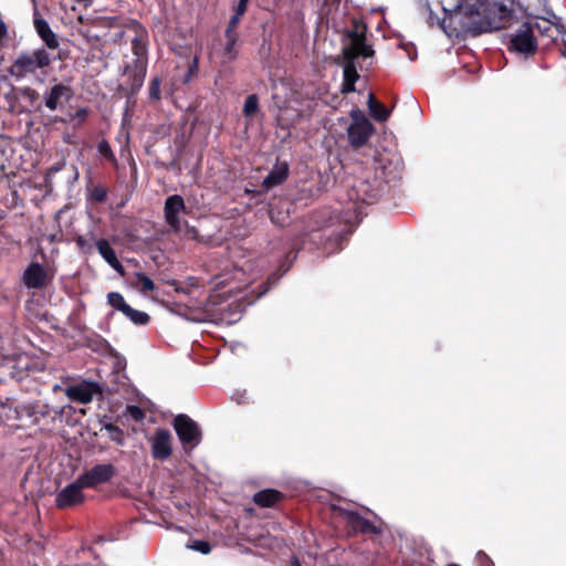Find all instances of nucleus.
Segmentation results:
<instances>
[{"instance_id":"obj_1","label":"nucleus","mask_w":566,"mask_h":566,"mask_svg":"<svg viewBox=\"0 0 566 566\" xmlns=\"http://www.w3.org/2000/svg\"><path fill=\"white\" fill-rule=\"evenodd\" d=\"M444 12L443 30L447 21L457 22L462 32L472 35L503 29L513 17L512 8L501 0H458L453 10L444 8Z\"/></svg>"},{"instance_id":"obj_2","label":"nucleus","mask_w":566,"mask_h":566,"mask_svg":"<svg viewBox=\"0 0 566 566\" xmlns=\"http://www.w3.org/2000/svg\"><path fill=\"white\" fill-rule=\"evenodd\" d=\"M343 54L346 63L344 65L342 92L349 93L355 91V82L359 77L356 70V60L359 57L367 59L374 55V50L366 43L365 35L359 28L348 33L343 45Z\"/></svg>"},{"instance_id":"obj_3","label":"nucleus","mask_w":566,"mask_h":566,"mask_svg":"<svg viewBox=\"0 0 566 566\" xmlns=\"http://www.w3.org/2000/svg\"><path fill=\"white\" fill-rule=\"evenodd\" d=\"M51 62L50 53L45 49L40 48L32 53H20L9 66L8 72L12 77L22 80L35 74L38 70L48 67Z\"/></svg>"},{"instance_id":"obj_4","label":"nucleus","mask_w":566,"mask_h":566,"mask_svg":"<svg viewBox=\"0 0 566 566\" xmlns=\"http://www.w3.org/2000/svg\"><path fill=\"white\" fill-rule=\"evenodd\" d=\"M352 123L347 128L348 142L352 147L365 146L375 132L374 125L366 114L359 108H353L349 113Z\"/></svg>"},{"instance_id":"obj_5","label":"nucleus","mask_w":566,"mask_h":566,"mask_svg":"<svg viewBox=\"0 0 566 566\" xmlns=\"http://www.w3.org/2000/svg\"><path fill=\"white\" fill-rule=\"evenodd\" d=\"M174 427L180 442L185 447L193 449L201 440V431L198 424L186 415H178L174 420Z\"/></svg>"},{"instance_id":"obj_6","label":"nucleus","mask_w":566,"mask_h":566,"mask_svg":"<svg viewBox=\"0 0 566 566\" xmlns=\"http://www.w3.org/2000/svg\"><path fill=\"white\" fill-rule=\"evenodd\" d=\"M53 273L38 262H31L23 271L21 282L31 290H41L52 280Z\"/></svg>"},{"instance_id":"obj_7","label":"nucleus","mask_w":566,"mask_h":566,"mask_svg":"<svg viewBox=\"0 0 566 566\" xmlns=\"http://www.w3.org/2000/svg\"><path fill=\"white\" fill-rule=\"evenodd\" d=\"M155 460L165 461L172 453V436L167 429H157L148 439Z\"/></svg>"},{"instance_id":"obj_8","label":"nucleus","mask_w":566,"mask_h":566,"mask_svg":"<svg viewBox=\"0 0 566 566\" xmlns=\"http://www.w3.org/2000/svg\"><path fill=\"white\" fill-rule=\"evenodd\" d=\"M115 474V468L111 463L96 464L83 474L78 475L80 483L86 489L108 482Z\"/></svg>"},{"instance_id":"obj_9","label":"nucleus","mask_w":566,"mask_h":566,"mask_svg":"<svg viewBox=\"0 0 566 566\" xmlns=\"http://www.w3.org/2000/svg\"><path fill=\"white\" fill-rule=\"evenodd\" d=\"M86 489L80 483L77 478L71 484L64 486L55 496V503L59 509H67L84 502L83 490Z\"/></svg>"},{"instance_id":"obj_10","label":"nucleus","mask_w":566,"mask_h":566,"mask_svg":"<svg viewBox=\"0 0 566 566\" xmlns=\"http://www.w3.org/2000/svg\"><path fill=\"white\" fill-rule=\"evenodd\" d=\"M186 210L185 200L179 195L169 196L165 201L164 213L167 224L179 231L181 227L180 214Z\"/></svg>"},{"instance_id":"obj_11","label":"nucleus","mask_w":566,"mask_h":566,"mask_svg":"<svg viewBox=\"0 0 566 566\" xmlns=\"http://www.w3.org/2000/svg\"><path fill=\"white\" fill-rule=\"evenodd\" d=\"M101 394V387L94 381H82L80 384L69 386L65 395L73 401L86 405L93 400V397Z\"/></svg>"},{"instance_id":"obj_12","label":"nucleus","mask_w":566,"mask_h":566,"mask_svg":"<svg viewBox=\"0 0 566 566\" xmlns=\"http://www.w3.org/2000/svg\"><path fill=\"white\" fill-rule=\"evenodd\" d=\"M511 50L523 54H533L537 49V43L534 38L532 28L524 25L516 34L511 39Z\"/></svg>"},{"instance_id":"obj_13","label":"nucleus","mask_w":566,"mask_h":566,"mask_svg":"<svg viewBox=\"0 0 566 566\" xmlns=\"http://www.w3.org/2000/svg\"><path fill=\"white\" fill-rule=\"evenodd\" d=\"M33 24L38 35L45 43L48 49L55 50L59 48L60 42L57 35L52 31L48 21L43 19L38 11L34 12Z\"/></svg>"},{"instance_id":"obj_14","label":"nucleus","mask_w":566,"mask_h":566,"mask_svg":"<svg viewBox=\"0 0 566 566\" xmlns=\"http://www.w3.org/2000/svg\"><path fill=\"white\" fill-rule=\"evenodd\" d=\"M96 249L101 256L105 260V262L119 275L125 274L124 266L118 261L116 256L115 250L111 247L109 242L106 239H98L96 241Z\"/></svg>"},{"instance_id":"obj_15","label":"nucleus","mask_w":566,"mask_h":566,"mask_svg":"<svg viewBox=\"0 0 566 566\" xmlns=\"http://www.w3.org/2000/svg\"><path fill=\"white\" fill-rule=\"evenodd\" d=\"M71 94L72 91L69 86L63 84H55L44 96L45 106L50 111H55L62 101L67 99Z\"/></svg>"},{"instance_id":"obj_16","label":"nucleus","mask_w":566,"mask_h":566,"mask_svg":"<svg viewBox=\"0 0 566 566\" xmlns=\"http://www.w3.org/2000/svg\"><path fill=\"white\" fill-rule=\"evenodd\" d=\"M356 192L358 200L371 203L380 196V182L376 181L375 185H370L367 180L360 181L356 186Z\"/></svg>"},{"instance_id":"obj_17","label":"nucleus","mask_w":566,"mask_h":566,"mask_svg":"<svg viewBox=\"0 0 566 566\" xmlns=\"http://www.w3.org/2000/svg\"><path fill=\"white\" fill-rule=\"evenodd\" d=\"M289 167L286 163H277L263 180V187L271 189L281 185L287 178Z\"/></svg>"},{"instance_id":"obj_18","label":"nucleus","mask_w":566,"mask_h":566,"mask_svg":"<svg viewBox=\"0 0 566 566\" xmlns=\"http://www.w3.org/2000/svg\"><path fill=\"white\" fill-rule=\"evenodd\" d=\"M347 522L348 524L358 532L361 533H374L377 534L380 532V528L369 522L368 520L360 516L358 513L348 512L347 513Z\"/></svg>"},{"instance_id":"obj_19","label":"nucleus","mask_w":566,"mask_h":566,"mask_svg":"<svg viewBox=\"0 0 566 566\" xmlns=\"http://www.w3.org/2000/svg\"><path fill=\"white\" fill-rule=\"evenodd\" d=\"M367 106L370 116L377 122H385L390 116V111L378 102L371 93L368 95Z\"/></svg>"},{"instance_id":"obj_20","label":"nucleus","mask_w":566,"mask_h":566,"mask_svg":"<svg viewBox=\"0 0 566 566\" xmlns=\"http://www.w3.org/2000/svg\"><path fill=\"white\" fill-rule=\"evenodd\" d=\"M280 499V493L275 490H262L254 494V502L258 505L269 507L276 503Z\"/></svg>"},{"instance_id":"obj_21","label":"nucleus","mask_w":566,"mask_h":566,"mask_svg":"<svg viewBox=\"0 0 566 566\" xmlns=\"http://www.w3.org/2000/svg\"><path fill=\"white\" fill-rule=\"evenodd\" d=\"M123 314L136 325H146L149 322V315L145 312L127 306Z\"/></svg>"},{"instance_id":"obj_22","label":"nucleus","mask_w":566,"mask_h":566,"mask_svg":"<svg viewBox=\"0 0 566 566\" xmlns=\"http://www.w3.org/2000/svg\"><path fill=\"white\" fill-rule=\"evenodd\" d=\"M243 14L244 13H239V7H235V13L231 17V19L229 21V25L226 30V36L229 39V45H228L229 51L231 50V48L234 43L233 31L235 30V28Z\"/></svg>"},{"instance_id":"obj_23","label":"nucleus","mask_w":566,"mask_h":566,"mask_svg":"<svg viewBox=\"0 0 566 566\" xmlns=\"http://www.w3.org/2000/svg\"><path fill=\"white\" fill-rule=\"evenodd\" d=\"M132 49H133V53L137 56V62L140 64V65H144V57H145V54H146V45H145V42H144V39L142 35H137L134 38L133 42H132Z\"/></svg>"},{"instance_id":"obj_24","label":"nucleus","mask_w":566,"mask_h":566,"mask_svg":"<svg viewBox=\"0 0 566 566\" xmlns=\"http://www.w3.org/2000/svg\"><path fill=\"white\" fill-rule=\"evenodd\" d=\"M107 302L112 307L120 311L122 313L125 312L128 306L123 295L118 292H109L107 294Z\"/></svg>"},{"instance_id":"obj_25","label":"nucleus","mask_w":566,"mask_h":566,"mask_svg":"<svg viewBox=\"0 0 566 566\" xmlns=\"http://www.w3.org/2000/svg\"><path fill=\"white\" fill-rule=\"evenodd\" d=\"M136 277L139 282V291L143 294H147L155 290V283L154 281L147 276L145 273L138 272L136 273Z\"/></svg>"},{"instance_id":"obj_26","label":"nucleus","mask_w":566,"mask_h":566,"mask_svg":"<svg viewBox=\"0 0 566 566\" xmlns=\"http://www.w3.org/2000/svg\"><path fill=\"white\" fill-rule=\"evenodd\" d=\"M259 108V101L255 94H251L247 97L243 106V113L245 116H251Z\"/></svg>"},{"instance_id":"obj_27","label":"nucleus","mask_w":566,"mask_h":566,"mask_svg":"<svg viewBox=\"0 0 566 566\" xmlns=\"http://www.w3.org/2000/svg\"><path fill=\"white\" fill-rule=\"evenodd\" d=\"M528 27L532 28V31L536 29L539 33L552 36L553 25L547 20L535 21L534 24Z\"/></svg>"},{"instance_id":"obj_28","label":"nucleus","mask_w":566,"mask_h":566,"mask_svg":"<svg viewBox=\"0 0 566 566\" xmlns=\"http://www.w3.org/2000/svg\"><path fill=\"white\" fill-rule=\"evenodd\" d=\"M97 150L102 156L107 157L114 165L117 164V159L112 151L109 144L106 140H102L97 145Z\"/></svg>"},{"instance_id":"obj_29","label":"nucleus","mask_w":566,"mask_h":566,"mask_svg":"<svg viewBox=\"0 0 566 566\" xmlns=\"http://www.w3.org/2000/svg\"><path fill=\"white\" fill-rule=\"evenodd\" d=\"M103 428L108 432L109 438L113 441L118 443L123 442L124 433L118 427L114 426L113 423H105Z\"/></svg>"},{"instance_id":"obj_30","label":"nucleus","mask_w":566,"mask_h":566,"mask_svg":"<svg viewBox=\"0 0 566 566\" xmlns=\"http://www.w3.org/2000/svg\"><path fill=\"white\" fill-rule=\"evenodd\" d=\"M189 547L201 554H209L211 552V545L207 541H193Z\"/></svg>"},{"instance_id":"obj_31","label":"nucleus","mask_w":566,"mask_h":566,"mask_svg":"<svg viewBox=\"0 0 566 566\" xmlns=\"http://www.w3.org/2000/svg\"><path fill=\"white\" fill-rule=\"evenodd\" d=\"M127 413L135 420H143L145 417L144 410L138 406H127Z\"/></svg>"},{"instance_id":"obj_32","label":"nucleus","mask_w":566,"mask_h":566,"mask_svg":"<svg viewBox=\"0 0 566 566\" xmlns=\"http://www.w3.org/2000/svg\"><path fill=\"white\" fill-rule=\"evenodd\" d=\"M199 56L195 55L191 65L189 66L186 75L185 83H188L198 71Z\"/></svg>"},{"instance_id":"obj_33","label":"nucleus","mask_w":566,"mask_h":566,"mask_svg":"<svg viewBox=\"0 0 566 566\" xmlns=\"http://www.w3.org/2000/svg\"><path fill=\"white\" fill-rule=\"evenodd\" d=\"M106 195H107V191L104 188H99V187L95 188L92 193L93 198L98 202L104 201L106 198Z\"/></svg>"},{"instance_id":"obj_34","label":"nucleus","mask_w":566,"mask_h":566,"mask_svg":"<svg viewBox=\"0 0 566 566\" xmlns=\"http://www.w3.org/2000/svg\"><path fill=\"white\" fill-rule=\"evenodd\" d=\"M287 112H289L287 109H285V111H283V109H282V111L280 112V114H279V116H277L279 122H281V123H283V124H284L285 122L290 120V119H291V122H293L296 117H298V116H300L297 113H295V112H294V113H293V115H292L291 117H287V116H286V113H287Z\"/></svg>"},{"instance_id":"obj_35","label":"nucleus","mask_w":566,"mask_h":566,"mask_svg":"<svg viewBox=\"0 0 566 566\" xmlns=\"http://www.w3.org/2000/svg\"><path fill=\"white\" fill-rule=\"evenodd\" d=\"M76 244H77V247H78L82 251H84V252H87V251H88V245H87V243H86L85 239H83L82 237H78V238L76 239Z\"/></svg>"},{"instance_id":"obj_36","label":"nucleus","mask_w":566,"mask_h":566,"mask_svg":"<svg viewBox=\"0 0 566 566\" xmlns=\"http://www.w3.org/2000/svg\"><path fill=\"white\" fill-rule=\"evenodd\" d=\"M478 558L480 559L482 566H491L492 564V562L484 553H479Z\"/></svg>"},{"instance_id":"obj_37","label":"nucleus","mask_w":566,"mask_h":566,"mask_svg":"<svg viewBox=\"0 0 566 566\" xmlns=\"http://www.w3.org/2000/svg\"><path fill=\"white\" fill-rule=\"evenodd\" d=\"M250 0H239L237 7H239V13H245L248 3Z\"/></svg>"},{"instance_id":"obj_38","label":"nucleus","mask_w":566,"mask_h":566,"mask_svg":"<svg viewBox=\"0 0 566 566\" xmlns=\"http://www.w3.org/2000/svg\"><path fill=\"white\" fill-rule=\"evenodd\" d=\"M6 33H7L6 25L3 23H0V41L3 39Z\"/></svg>"},{"instance_id":"obj_39","label":"nucleus","mask_w":566,"mask_h":566,"mask_svg":"<svg viewBox=\"0 0 566 566\" xmlns=\"http://www.w3.org/2000/svg\"><path fill=\"white\" fill-rule=\"evenodd\" d=\"M76 115L80 117V118H84L86 115H87V111L85 108H81L76 112Z\"/></svg>"},{"instance_id":"obj_40","label":"nucleus","mask_w":566,"mask_h":566,"mask_svg":"<svg viewBox=\"0 0 566 566\" xmlns=\"http://www.w3.org/2000/svg\"><path fill=\"white\" fill-rule=\"evenodd\" d=\"M78 2H85V3H90L91 0H77Z\"/></svg>"},{"instance_id":"obj_41","label":"nucleus","mask_w":566,"mask_h":566,"mask_svg":"<svg viewBox=\"0 0 566 566\" xmlns=\"http://www.w3.org/2000/svg\"><path fill=\"white\" fill-rule=\"evenodd\" d=\"M27 92H28V93H34V92H33L32 90H30V88H27Z\"/></svg>"},{"instance_id":"obj_42","label":"nucleus","mask_w":566,"mask_h":566,"mask_svg":"<svg viewBox=\"0 0 566 566\" xmlns=\"http://www.w3.org/2000/svg\"><path fill=\"white\" fill-rule=\"evenodd\" d=\"M448 566H460V565H458V564H449Z\"/></svg>"}]
</instances>
